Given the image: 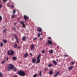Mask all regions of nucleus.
<instances>
[{
	"label": "nucleus",
	"instance_id": "42",
	"mask_svg": "<svg viewBox=\"0 0 77 77\" xmlns=\"http://www.w3.org/2000/svg\"><path fill=\"white\" fill-rule=\"evenodd\" d=\"M44 50L43 51H42V53L43 54L44 53Z\"/></svg>",
	"mask_w": 77,
	"mask_h": 77
},
{
	"label": "nucleus",
	"instance_id": "21",
	"mask_svg": "<svg viewBox=\"0 0 77 77\" xmlns=\"http://www.w3.org/2000/svg\"><path fill=\"white\" fill-rule=\"evenodd\" d=\"M11 8H14V5L13 4L12 5H11Z\"/></svg>",
	"mask_w": 77,
	"mask_h": 77
},
{
	"label": "nucleus",
	"instance_id": "3",
	"mask_svg": "<svg viewBox=\"0 0 77 77\" xmlns=\"http://www.w3.org/2000/svg\"><path fill=\"white\" fill-rule=\"evenodd\" d=\"M11 35H13L14 36L16 39L17 40V43H19V41L18 40V39L17 38V34H14V33H12L11 34Z\"/></svg>",
	"mask_w": 77,
	"mask_h": 77
},
{
	"label": "nucleus",
	"instance_id": "23",
	"mask_svg": "<svg viewBox=\"0 0 77 77\" xmlns=\"http://www.w3.org/2000/svg\"><path fill=\"white\" fill-rule=\"evenodd\" d=\"M41 57V55H38V56L37 57V59H39V58Z\"/></svg>",
	"mask_w": 77,
	"mask_h": 77
},
{
	"label": "nucleus",
	"instance_id": "10",
	"mask_svg": "<svg viewBox=\"0 0 77 77\" xmlns=\"http://www.w3.org/2000/svg\"><path fill=\"white\" fill-rule=\"evenodd\" d=\"M53 63L55 65H57L58 64L57 62V61H55L54 60L53 61Z\"/></svg>",
	"mask_w": 77,
	"mask_h": 77
},
{
	"label": "nucleus",
	"instance_id": "45",
	"mask_svg": "<svg viewBox=\"0 0 77 77\" xmlns=\"http://www.w3.org/2000/svg\"><path fill=\"white\" fill-rule=\"evenodd\" d=\"M13 77H17V76L16 75H14L13 76Z\"/></svg>",
	"mask_w": 77,
	"mask_h": 77
},
{
	"label": "nucleus",
	"instance_id": "25",
	"mask_svg": "<svg viewBox=\"0 0 77 77\" xmlns=\"http://www.w3.org/2000/svg\"><path fill=\"white\" fill-rule=\"evenodd\" d=\"M3 45H4L3 43L2 42L0 44L1 46L2 47V46H3Z\"/></svg>",
	"mask_w": 77,
	"mask_h": 77
},
{
	"label": "nucleus",
	"instance_id": "26",
	"mask_svg": "<svg viewBox=\"0 0 77 77\" xmlns=\"http://www.w3.org/2000/svg\"><path fill=\"white\" fill-rule=\"evenodd\" d=\"M7 30L6 29H5L3 30V32L4 33L6 32V31Z\"/></svg>",
	"mask_w": 77,
	"mask_h": 77
},
{
	"label": "nucleus",
	"instance_id": "27",
	"mask_svg": "<svg viewBox=\"0 0 77 77\" xmlns=\"http://www.w3.org/2000/svg\"><path fill=\"white\" fill-rule=\"evenodd\" d=\"M15 15L13 14V15H12L11 16L12 18H14L15 17Z\"/></svg>",
	"mask_w": 77,
	"mask_h": 77
},
{
	"label": "nucleus",
	"instance_id": "36",
	"mask_svg": "<svg viewBox=\"0 0 77 77\" xmlns=\"http://www.w3.org/2000/svg\"><path fill=\"white\" fill-rule=\"evenodd\" d=\"M14 47L15 48H16L17 47V44H15L14 45Z\"/></svg>",
	"mask_w": 77,
	"mask_h": 77
},
{
	"label": "nucleus",
	"instance_id": "41",
	"mask_svg": "<svg viewBox=\"0 0 77 77\" xmlns=\"http://www.w3.org/2000/svg\"><path fill=\"white\" fill-rule=\"evenodd\" d=\"M3 2H6L7 1V0H3Z\"/></svg>",
	"mask_w": 77,
	"mask_h": 77
},
{
	"label": "nucleus",
	"instance_id": "52",
	"mask_svg": "<svg viewBox=\"0 0 77 77\" xmlns=\"http://www.w3.org/2000/svg\"><path fill=\"white\" fill-rule=\"evenodd\" d=\"M12 40L13 41H14V38H12Z\"/></svg>",
	"mask_w": 77,
	"mask_h": 77
},
{
	"label": "nucleus",
	"instance_id": "49",
	"mask_svg": "<svg viewBox=\"0 0 77 77\" xmlns=\"http://www.w3.org/2000/svg\"><path fill=\"white\" fill-rule=\"evenodd\" d=\"M17 23H14V24L15 25H17Z\"/></svg>",
	"mask_w": 77,
	"mask_h": 77
},
{
	"label": "nucleus",
	"instance_id": "35",
	"mask_svg": "<svg viewBox=\"0 0 77 77\" xmlns=\"http://www.w3.org/2000/svg\"><path fill=\"white\" fill-rule=\"evenodd\" d=\"M37 39V38L36 37H35L33 39V40H36Z\"/></svg>",
	"mask_w": 77,
	"mask_h": 77
},
{
	"label": "nucleus",
	"instance_id": "50",
	"mask_svg": "<svg viewBox=\"0 0 77 77\" xmlns=\"http://www.w3.org/2000/svg\"><path fill=\"white\" fill-rule=\"evenodd\" d=\"M48 39H51V37H48Z\"/></svg>",
	"mask_w": 77,
	"mask_h": 77
},
{
	"label": "nucleus",
	"instance_id": "32",
	"mask_svg": "<svg viewBox=\"0 0 77 77\" xmlns=\"http://www.w3.org/2000/svg\"><path fill=\"white\" fill-rule=\"evenodd\" d=\"M2 7V4H0V9Z\"/></svg>",
	"mask_w": 77,
	"mask_h": 77
},
{
	"label": "nucleus",
	"instance_id": "22",
	"mask_svg": "<svg viewBox=\"0 0 77 77\" xmlns=\"http://www.w3.org/2000/svg\"><path fill=\"white\" fill-rule=\"evenodd\" d=\"M53 73V72L52 71H51L50 72H49V74L50 75L51 74H52Z\"/></svg>",
	"mask_w": 77,
	"mask_h": 77
},
{
	"label": "nucleus",
	"instance_id": "40",
	"mask_svg": "<svg viewBox=\"0 0 77 77\" xmlns=\"http://www.w3.org/2000/svg\"><path fill=\"white\" fill-rule=\"evenodd\" d=\"M17 70V69L16 68H15L14 69V72L16 71Z\"/></svg>",
	"mask_w": 77,
	"mask_h": 77
},
{
	"label": "nucleus",
	"instance_id": "6",
	"mask_svg": "<svg viewBox=\"0 0 77 77\" xmlns=\"http://www.w3.org/2000/svg\"><path fill=\"white\" fill-rule=\"evenodd\" d=\"M20 23L22 24L23 28H25L26 25L25 24H24V22L23 21H21Z\"/></svg>",
	"mask_w": 77,
	"mask_h": 77
},
{
	"label": "nucleus",
	"instance_id": "7",
	"mask_svg": "<svg viewBox=\"0 0 77 77\" xmlns=\"http://www.w3.org/2000/svg\"><path fill=\"white\" fill-rule=\"evenodd\" d=\"M24 18L25 20H28L29 18V17L26 15H24Z\"/></svg>",
	"mask_w": 77,
	"mask_h": 77
},
{
	"label": "nucleus",
	"instance_id": "53",
	"mask_svg": "<svg viewBox=\"0 0 77 77\" xmlns=\"http://www.w3.org/2000/svg\"><path fill=\"white\" fill-rule=\"evenodd\" d=\"M30 55H32V54H30Z\"/></svg>",
	"mask_w": 77,
	"mask_h": 77
},
{
	"label": "nucleus",
	"instance_id": "20",
	"mask_svg": "<svg viewBox=\"0 0 77 77\" xmlns=\"http://www.w3.org/2000/svg\"><path fill=\"white\" fill-rule=\"evenodd\" d=\"M2 41L4 42V43H6L7 41L6 40L3 39L2 40Z\"/></svg>",
	"mask_w": 77,
	"mask_h": 77
},
{
	"label": "nucleus",
	"instance_id": "19",
	"mask_svg": "<svg viewBox=\"0 0 77 77\" xmlns=\"http://www.w3.org/2000/svg\"><path fill=\"white\" fill-rule=\"evenodd\" d=\"M73 66H72L71 67H70L69 68V70H71L73 68Z\"/></svg>",
	"mask_w": 77,
	"mask_h": 77
},
{
	"label": "nucleus",
	"instance_id": "38",
	"mask_svg": "<svg viewBox=\"0 0 77 77\" xmlns=\"http://www.w3.org/2000/svg\"><path fill=\"white\" fill-rule=\"evenodd\" d=\"M48 68H45V69H44V70L45 71H46L48 70Z\"/></svg>",
	"mask_w": 77,
	"mask_h": 77
},
{
	"label": "nucleus",
	"instance_id": "33",
	"mask_svg": "<svg viewBox=\"0 0 77 77\" xmlns=\"http://www.w3.org/2000/svg\"><path fill=\"white\" fill-rule=\"evenodd\" d=\"M40 35H41V34H40V33H39L38 34V37H40Z\"/></svg>",
	"mask_w": 77,
	"mask_h": 77
},
{
	"label": "nucleus",
	"instance_id": "18",
	"mask_svg": "<svg viewBox=\"0 0 77 77\" xmlns=\"http://www.w3.org/2000/svg\"><path fill=\"white\" fill-rule=\"evenodd\" d=\"M49 52L51 54H53L54 53V51L53 50H50L49 51Z\"/></svg>",
	"mask_w": 77,
	"mask_h": 77
},
{
	"label": "nucleus",
	"instance_id": "47",
	"mask_svg": "<svg viewBox=\"0 0 77 77\" xmlns=\"http://www.w3.org/2000/svg\"><path fill=\"white\" fill-rule=\"evenodd\" d=\"M8 57H7V60H8Z\"/></svg>",
	"mask_w": 77,
	"mask_h": 77
},
{
	"label": "nucleus",
	"instance_id": "31",
	"mask_svg": "<svg viewBox=\"0 0 77 77\" xmlns=\"http://www.w3.org/2000/svg\"><path fill=\"white\" fill-rule=\"evenodd\" d=\"M16 10H14L13 11V13L14 14L16 13Z\"/></svg>",
	"mask_w": 77,
	"mask_h": 77
},
{
	"label": "nucleus",
	"instance_id": "44",
	"mask_svg": "<svg viewBox=\"0 0 77 77\" xmlns=\"http://www.w3.org/2000/svg\"><path fill=\"white\" fill-rule=\"evenodd\" d=\"M13 29H14V30H16V28H15V27H14V28H13Z\"/></svg>",
	"mask_w": 77,
	"mask_h": 77
},
{
	"label": "nucleus",
	"instance_id": "4",
	"mask_svg": "<svg viewBox=\"0 0 77 77\" xmlns=\"http://www.w3.org/2000/svg\"><path fill=\"white\" fill-rule=\"evenodd\" d=\"M14 67L13 65L11 64H10L9 65V68L8 70L10 71L11 69H14Z\"/></svg>",
	"mask_w": 77,
	"mask_h": 77
},
{
	"label": "nucleus",
	"instance_id": "29",
	"mask_svg": "<svg viewBox=\"0 0 77 77\" xmlns=\"http://www.w3.org/2000/svg\"><path fill=\"white\" fill-rule=\"evenodd\" d=\"M39 75L40 77L42 76V71H41L40 72Z\"/></svg>",
	"mask_w": 77,
	"mask_h": 77
},
{
	"label": "nucleus",
	"instance_id": "39",
	"mask_svg": "<svg viewBox=\"0 0 77 77\" xmlns=\"http://www.w3.org/2000/svg\"><path fill=\"white\" fill-rule=\"evenodd\" d=\"M37 74H35L33 76V77H36L37 76Z\"/></svg>",
	"mask_w": 77,
	"mask_h": 77
},
{
	"label": "nucleus",
	"instance_id": "15",
	"mask_svg": "<svg viewBox=\"0 0 77 77\" xmlns=\"http://www.w3.org/2000/svg\"><path fill=\"white\" fill-rule=\"evenodd\" d=\"M53 66V64H52L51 63L50 64H49L48 65V67H51V66Z\"/></svg>",
	"mask_w": 77,
	"mask_h": 77
},
{
	"label": "nucleus",
	"instance_id": "48",
	"mask_svg": "<svg viewBox=\"0 0 77 77\" xmlns=\"http://www.w3.org/2000/svg\"><path fill=\"white\" fill-rule=\"evenodd\" d=\"M42 38H40V40H41L42 39Z\"/></svg>",
	"mask_w": 77,
	"mask_h": 77
},
{
	"label": "nucleus",
	"instance_id": "1",
	"mask_svg": "<svg viewBox=\"0 0 77 77\" xmlns=\"http://www.w3.org/2000/svg\"><path fill=\"white\" fill-rule=\"evenodd\" d=\"M18 74L21 76H24L25 75V72L22 71H20L17 72Z\"/></svg>",
	"mask_w": 77,
	"mask_h": 77
},
{
	"label": "nucleus",
	"instance_id": "14",
	"mask_svg": "<svg viewBox=\"0 0 77 77\" xmlns=\"http://www.w3.org/2000/svg\"><path fill=\"white\" fill-rule=\"evenodd\" d=\"M26 36H24L22 38V39L23 41H24L26 39Z\"/></svg>",
	"mask_w": 77,
	"mask_h": 77
},
{
	"label": "nucleus",
	"instance_id": "51",
	"mask_svg": "<svg viewBox=\"0 0 77 77\" xmlns=\"http://www.w3.org/2000/svg\"><path fill=\"white\" fill-rule=\"evenodd\" d=\"M18 48H20V46H18Z\"/></svg>",
	"mask_w": 77,
	"mask_h": 77
},
{
	"label": "nucleus",
	"instance_id": "28",
	"mask_svg": "<svg viewBox=\"0 0 77 77\" xmlns=\"http://www.w3.org/2000/svg\"><path fill=\"white\" fill-rule=\"evenodd\" d=\"M11 3H9L8 4H7V5L9 7H10V6Z\"/></svg>",
	"mask_w": 77,
	"mask_h": 77
},
{
	"label": "nucleus",
	"instance_id": "34",
	"mask_svg": "<svg viewBox=\"0 0 77 77\" xmlns=\"http://www.w3.org/2000/svg\"><path fill=\"white\" fill-rule=\"evenodd\" d=\"M0 76L1 77H3V76L2 75V74L1 73H0Z\"/></svg>",
	"mask_w": 77,
	"mask_h": 77
},
{
	"label": "nucleus",
	"instance_id": "2",
	"mask_svg": "<svg viewBox=\"0 0 77 77\" xmlns=\"http://www.w3.org/2000/svg\"><path fill=\"white\" fill-rule=\"evenodd\" d=\"M14 54V52L13 51H12V50H10L8 51L7 54L8 55H13Z\"/></svg>",
	"mask_w": 77,
	"mask_h": 77
},
{
	"label": "nucleus",
	"instance_id": "46",
	"mask_svg": "<svg viewBox=\"0 0 77 77\" xmlns=\"http://www.w3.org/2000/svg\"><path fill=\"white\" fill-rule=\"evenodd\" d=\"M46 43V45H47V44L48 45V44H49V43H48V42H47Z\"/></svg>",
	"mask_w": 77,
	"mask_h": 77
},
{
	"label": "nucleus",
	"instance_id": "17",
	"mask_svg": "<svg viewBox=\"0 0 77 77\" xmlns=\"http://www.w3.org/2000/svg\"><path fill=\"white\" fill-rule=\"evenodd\" d=\"M36 61V60H35V58H33L32 60V63H35V62Z\"/></svg>",
	"mask_w": 77,
	"mask_h": 77
},
{
	"label": "nucleus",
	"instance_id": "56",
	"mask_svg": "<svg viewBox=\"0 0 77 77\" xmlns=\"http://www.w3.org/2000/svg\"><path fill=\"white\" fill-rule=\"evenodd\" d=\"M69 77H70V76H69Z\"/></svg>",
	"mask_w": 77,
	"mask_h": 77
},
{
	"label": "nucleus",
	"instance_id": "43",
	"mask_svg": "<svg viewBox=\"0 0 77 77\" xmlns=\"http://www.w3.org/2000/svg\"><path fill=\"white\" fill-rule=\"evenodd\" d=\"M68 55H65V57H68Z\"/></svg>",
	"mask_w": 77,
	"mask_h": 77
},
{
	"label": "nucleus",
	"instance_id": "11",
	"mask_svg": "<svg viewBox=\"0 0 77 77\" xmlns=\"http://www.w3.org/2000/svg\"><path fill=\"white\" fill-rule=\"evenodd\" d=\"M28 54H27V53H26V54H25V55H24V56H23V57L26 58L28 56Z\"/></svg>",
	"mask_w": 77,
	"mask_h": 77
},
{
	"label": "nucleus",
	"instance_id": "16",
	"mask_svg": "<svg viewBox=\"0 0 77 77\" xmlns=\"http://www.w3.org/2000/svg\"><path fill=\"white\" fill-rule=\"evenodd\" d=\"M12 59L14 60H17V57H13L12 58Z\"/></svg>",
	"mask_w": 77,
	"mask_h": 77
},
{
	"label": "nucleus",
	"instance_id": "55",
	"mask_svg": "<svg viewBox=\"0 0 77 77\" xmlns=\"http://www.w3.org/2000/svg\"><path fill=\"white\" fill-rule=\"evenodd\" d=\"M41 35H42V32L41 33Z\"/></svg>",
	"mask_w": 77,
	"mask_h": 77
},
{
	"label": "nucleus",
	"instance_id": "5",
	"mask_svg": "<svg viewBox=\"0 0 77 77\" xmlns=\"http://www.w3.org/2000/svg\"><path fill=\"white\" fill-rule=\"evenodd\" d=\"M60 73L59 72H55V75H54V77H56L57 76L60 74Z\"/></svg>",
	"mask_w": 77,
	"mask_h": 77
},
{
	"label": "nucleus",
	"instance_id": "12",
	"mask_svg": "<svg viewBox=\"0 0 77 77\" xmlns=\"http://www.w3.org/2000/svg\"><path fill=\"white\" fill-rule=\"evenodd\" d=\"M38 30L39 32H41V31H42V29L40 27L38 28Z\"/></svg>",
	"mask_w": 77,
	"mask_h": 77
},
{
	"label": "nucleus",
	"instance_id": "24",
	"mask_svg": "<svg viewBox=\"0 0 77 77\" xmlns=\"http://www.w3.org/2000/svg\"><path fill=\"white\" fill-rule=\"evenodd\" d=\"M2 20V17L1 16H0V22H1Z\"/></svg>",
	"mask_w": 77,
	"mask_h": 77
},
{
	"label": "nucleus",
	"instance_id": "54",
	"mask_svg": "<svg viewBox=\"0 0 77 77\" xmlns=\"http://www.w3.org/2000/svg\"><path fill=\"white\" fill-rule=\"evenodd\" d=\"M57 61H58V60L57 59Z\"/></svg>",
	"mask_w": 77,
	"mask_h": 77
},
{
	"label": "nucleus",
	"instance_id": "13",
	"mask_svg": "<svg viewBox=\"0 0 77 77\" xmlns=\"http://www.w3.org/2000/svg\"><path fill=\"white\" fill-rule=\"evenodd\" d=\"M37 61L36 63L37 64V63H40V59H37Z\"/></svg>",
	"mask_w": 77,
	"mask_h": 77
},
{
	"label": "nucleus",
	"instance_id": "9",
	"mask_svg": "<svg viewBox=\"0 0 77 77\" xmlns=\"http://www.w3.org/2000/svg\"><path fill=\"white\" fill-rule=\"evenodd\" d=\"M48 42L49 44L50 45H52L53 44L52 41L49 40L48 41Z\"/></svg>",
	"mask_w": 77,
	"mask_h": 77
},
{
	"label": "nucleus",
	"instance_id": "37",
	"mask_svg": "<svg viewBox=\"0 0 77 77\" xmlns=\"http://www.w3.org/2000/svg\"><path fill=\"white\" fill-rule=\"evenodd\" d=\"M5 61H3L2 62V64H4L5 62Z\"/></svg>",
	"mask_w": 77,
	"mask_h": 77
},
{
	"label": "nucleus",
	"instance_id": "8",
	"mask_svg": "<svg viewBox=\"0 0 77 77\" xmlns=\"http://www.w3.org/2000/svg\"><path fill=\"white\" fill-rule=\"evenodd\" d=\"M30 48L31 50H34L35 48L34 45H31Z\"/></svg>",
	"mask_w": 77,
	"mask_h": 77
},
{
	"label": "nucleus",
	"instance_id": "30",
	"mask_svg": "<svg viewBox=\"0 0 77 77\" xmlns=\"http://www.w3.org/2000/svg\"><path fill=\"white\" fill-rule=\"evenodd\" d=\"M71 63L72 65H74V64H75V62H74V61H72Z\"/></svg>",
	"mask_w": 77,
	"mask_h": 77
}]
</instances>
